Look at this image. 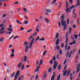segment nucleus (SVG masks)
Instances as JSON below:
<instances>
[{
  "mask_svg": "<svg viewBox=\"0 0 80 80\" xmlns=\"http://www.w3.org/2000/svg\"><path fill=\"white\" fill-rule=\"evenodd\" d=\"M52 60L54 62V64L53 66V70H55L56 69V68H57V65H58V63L57 62L56 60V58H55V57H54L52 58Z\"/></svg>",
  "mask_w": 80,
  "mask_h": 80,
  "instance_id": "obj_1",
  "label": "nucleus"
},
{
  "mask_svg": "<svg viewBox=\"0 0 80 80\" xmlns=\"http://www.w3.org/2000/svg\"><path fill=\"white\" fill-rule=\"evenodd\" d=\"M28 42H25L23 43V46L24 47H26L25 52H27L28 51Z\"/></svg>",
  "mask_w": 80,
  "mask_h": 80,
  "instance_id": "obj_2",
  "label": "nucleus"
},
{
  "mask_svg": "<svg viewBox=\"0 0 80 80\" xmlns=\"http://www.w3.org/2000/svg\"><path fill=\"white\" fill-rule=\"evenodd\" d=\"M34 41H35V38H33L29 45V49H31L32 47V44L34 43Z\"/></svg>",
  "mask_w": 80,
  "mask_h": 80,
  "instance_id": "obj_3",
  "label": "nucleus"
},
{
  "mask_svg": "<svg viewBox=\"0 0 80 80\" xmlns=\"http://www.w3.org/2000/svg\"><path fill=\"white\" fill-rule=\"evenodd\" d=\"M64 21V19H62V20L61 21V23L62 25V26H64L65 25H66V22L65 21Z\"/></svg>",
  "mask_w": 80,
  "mask_h": 80,
  "instance_id": "obj_4",
  "label": "nucleus"
},
{
  "mask_svg": "<svg viewBox=\"0 0 80 80\" xmlns=\"http://www.w3.org/2000/svg\"><path fill=\"white\" fill-rule=\"evenodd\" d=\"M77 1V4H75V6L76 7H77V6H80V0H76Z\"/></svg>",
  "mask_w": 80,
  "mask_h": 80,
  "instance_id": "obj_5",
  "label": "nucleus"
},
{
  "mask_svg": "<svg viewBox=\"0 0 80 80\" xmlns=\"http://www.w3.org/2000/svg\"><path fill=\"white\" fill-rule=\"evenodd\" d=\"M40 66H39L35 70H34L35 72H37L39 71V70H40Z\"/></svg>",
  "mask_w": 80,
  "mask_h": 80,
  "instance_id": "obj_6",
  "label": "nucleus"
},
{
  "mask_svg": "<svg viewBox=\"0 0 80 80\" xmlns=\"http://www.w3.org/2000/svg\"><path fill=\"white\" fill-rule=\"evenodd\" d=\"M60 42V39L59 38H58L56 42H55V44L56 45H57L59 43V42Z\"/></svg>",
  "mask_w": 80,
  "mask_h": 80,
  "instance_id": "obj_7",
  "label": "nucleus"
},
{
  "mask_svg": "<svg viewBox=\"0 0 80 80\" xmlns=\"http://www.w3.org/2000/svg\"><path fill=\"white\" fill-rule=\"evenodd\" d=\"M75 7L74 6H70L69 7V8L70 9V10L69 11V12H71V10H72V8H74Z\"/></svg>",
  "mask_w": 80,
  "mask_h": 80,
  "instance_id": "obj_8",
  "label": "nucleus"
},
{
  "mask_svg": "<svg viewBox=\"0 0 80 80\" xmlns=\"http://www.w3.org/2000/svg\"><path fill=\"white\" fill-rule=\"evenodd\" d=\"M46 12H48V13H51V9H46Z\"/></svg>",
  "mask_w": 80,
  "mask_h": 80,
  "instance_id": "obj_9",
  "label": "nucleus"
},
{
  "mask_svg": "<svg viewBox=\"0 0 80 80\" xmlns=\"http://www.w3.org/2000/svg\"><path fill=\"white\" fill-rule=\"evenodd\" d=\"M70 72H71L70 69H69L68 70V71L67 73V77H68V75H70Z\"/></svg>",
  "mask_w": 80,
  "mask_h": 80,
  "instance_id": "obj_10",
  "label": "nucleus"
},
{
  "mask_svg": "<svg viewBox=\"0 0 80 80\" xmlns=\"http://www.w3.org/2000/svg\"><path fill=\"white\" fill-rule=\"evenodd\" d=\"M38 25H37L36 28V30L37 32H39L40 31V30H39V29H38Z\"/></svg>",
  "mask_w": 80,
  "mask_h": 80,
  "instance_id": "obj_11",
  "label": "nucleus"
},
{
  "mask_svg": "<svg viewBox=\"0 0 80 80\" xmlns=\"http://www.w3.org/2000/svg\"><path fill=\"white\" fill-rule=\"evenodd\" d=\"M16 75H17L18 77H19L20 75V71L19 70L17 71Z\"/></svg>",
  "mask_w": 80,
  "mask_h": 80,
  "instance_id": "obj_12",
  "label": "nucleus"
},
{
  "mask_svg": "<svg viewBox=\"0 0 80 80\" xmlns=\"http://www.w3.org/2000/svg\"><path fill=\"white\" fill-rule=\"evenodd\" d=\"M65 3L66 4V8H67L68 7V3L67 1H66Z\"/></svg>",
  "mask_w": 80,
  "mask_h": 80,
  "instance_id": "obj_13",
  "label": "nucleus"
},
{
  "mask_svg": "<svg viewBox=\"0 0 80 80\" xmlns=\"http://www.w3.org/2000/svg\"><path fill=\"white\" fill-rule=\"evenodd\" d=\"M55 74H53L51 78V80H54V78H55Z\"/></svg>",
  "mask_w": 80,
  "mask_h": 80,
  "instance_id": "obj_14",
  "label": "nucleus"
},
{
  "mask_svg": "<svg viewBox=\"0 0 80 80\" xmlns=\"http://www.w3.org/2000/svg\"><path fill=\"white\" fill-rule=\"evenodd\" d=\"M27 56H25L24 57V62H27Z\"/></svg>",
  "mask_w": 80,
  "mask_h": 80,
  "instance_id": "obj_15",
  "label": "nucleus"
},
{
  "mask_svg": "<svg viewBox=\"0 0 80 80\" xmlns=\"http://www.w3.org/2000/svg\"><path fill=\"white\" fill-rule=\"evenodd\" d=\"M77 23L78 25H80V20H79V19L78 18L77 20Z\"/></svg>",
  "mask_w": 80,
  "mask_h": 80,
  "instance_id": "obj_16",
  "label": "nucleus"
},
{
  "mask_svg": "<svg viewBox=\"0 0 80 80\" xmlns=\"http://www.w3.org/2000/svg\"><path fill=\"white\" fill-rule=\"evenodd\" d=\"M45 21L46 22H47V23H48V22H49V20H48V19L46 18H45Z\"/></svg>",
  "mask_w": 80,
  "mask_h": 80,
  "instance_id": "obj_17",
  "label": "nucleus"
},
{
  "mask_svg": "<svg viewBox=\"0 0 80 80\" xmlns=\"http://www.w3.org/2000/svg\"><path fill=\"white\" fill-rule=\"evenodd\" d=\"M22 63H19L18 65V68H19L20 67H21L22 66Z\"/></svg>",
  "mask_w": 80,
  "mask_h": 80,
  "instance_id": "obj_18",
  "label": "nucleus"
},
{
  "mask_svg": "<svg viewBox=\"0 0 80 80\" xmlns=\"http://www.w3.org/2000/svg\"><path fill=\"white\" fill-rule=\"evenodd\" d=\"M72 50L71 51L68 56L69 58H70V57H71V55H72Z\"/></svg>",
  "mask_w": 80,
  "mask_h": 80,
  "instance_id": "obj_19",
  "label": "nucleus"
},
{
  "mask_svg": "<svg viewBox=\"0 0 80 80\" xmlns=\"http://www.w3.org/2000/svg\"><path fill=\"white\" fill-rule=\"evenodd\" d=\"M37 34V32H35L33 34L32 36L33 37H35L36 36Z\"/></svg>",
  "mask_w": 80,
  "mask_h": 80,
  "instance_id": "obj_20",
  "label": "nucleus"
},
{
  "mask_svg": "<svg viewBox=\"0 0 80 80\" xmlns=\"http://www.w3.org/2000/svg\"><path fill=\"white\" fill-rule=\"evenodd\" d=\"M67 72H68V70H66V71H65L64 72V73H63V77H65V75H66V73H67Z\"/></svg>",
  "mask_w": 80,
  "mask_h": 80,
  "instance_id": "obj_21",
  "label": "nucleus"
},
{
  "mask_svg": "<svg viewBox=\"0 0 80 80\" xmlns=\"http://www.w3.org/2000/svg\"><path fill=\"white\" fill-rule=\"evenodd\" d=\"M67 28V24H65L63 27V30H65V29H66Z\"/></svg>",
  "mask_w": 80,
  "mask_h": 80,
  "instance_id": "obj_22",
  "label": "nucleus"
},
{
  "mask_svg": "<svg viewBox=\"0 0 80 80\" xmlns=\"http://www.w3.org/2000/svg\"><path fill=\"white\" fill-rule=\"evenodd\" d=\"M72 31V28H69V34H70L71 33V32Z\"/></svg>",
  "mask_w": 80,
  "mask_h": 80,
  "instance_id": "obj_23",
  "label": "nucleus"
},
{
  "mask_svg": "<svg viewBox=\"0 0 80 80\" xmlns=\"http://www.w3.org/2000/svg\"><path fill=\"white\" fill-rule=\"evenodd\" d=\"M3 27L1 28V29L0 30V32H2L3 31V30H4L5 29V26H4V28H3Z\"/></svg>",
  "mask_w": 80,
  "mask_h": 80,
  "instance_id": "obj_24",
  "label": "nucleus"
},
{
  "mask_svg": "<svg viewBox=\"0 0 80 80\" xmlns=\"http://www.w3.org/2000/svg\"><path fill=\"white\" fill-rule=\"evenodd\" d=\"M79 56V55H78V54H77V56L76 57V60H78V57Z\"/></svg>",
  "mask_w": 80,
  "mask_h": 80,
  "instance_id": "obj_25",
  "label": "nucleus"
},
{
  "mask_svg": "<svg viewBox=\"0 0 80 80\" xmlns=\"http://www.w3.org/2000/svg\"><path fill=\"white\" fill-rule=\"evenodd\" d=\"M56 1H57V0H53L52 2H51V4L52 5H53V4H54L55 2H56Z\"/></svg>",
  "mask_w": 80,
  "mask_h": 80,
  "instance_id": "obj_26",
  "label": "nucleus"
},
{
  "mask_svg": "<svg viewBox=\"0 0 80 80\" xmlns=\"http://www.w3.org/2000/svg\"><path fill=\"white\" fill-rule=\"evenodd\" d=\"M70 4H72L73 3V0H69Z\"/></svg>",
  "mask_w": 80,
  "mask_h": 80,
  "instance_id": "obj_27",
  "label": "nucleus"
},
{
  "mask_svg": "<svg viewBox=\"0 0 80 80\" xmlns=\"http://www.w3.org/2000/svg\"><path fill=\"white\" fill-rule=\"evenodd\" d=\"M58 36H59V34H58V33H57L56 34V37H55L56 39L58 38Z\"/></svg>",
  "mask_w": 80,
  "mask_h": 80,
  "instance_id": "obj_28",
  "label": "nucleus"
},
{
  "mask_svg": "<svg viewBox=\"0 0 80 80\" xmlns=\"http://www.w3.org/2000/svg\"><path fill=\"white\" fill-rule=\"evenodd\" d=\"M67 46H68V43H67L65 46V51H67Z\"/></svg>",
  "mask_w": 80,
  "mask_h": 80,
  "instance_id": "obj_29",
  "label": "nucleus"
},
{
  "mask_svg": "<svg viewBox=\"0 0 80 80\" xmlns=\"http://www.w3.org/2000/svg\"><path fill=\"white\" fill-rule=\"evenodd\" d=\"M68 37H67L66 38V40L65 42V43H67L68 42Z\"/></svg>",
  "mask_w": 80,
  "mask_h": 80,
  "instance_id": "obj_30",
  "label": "nucleus"
},
{
  "mask_svg": "<svg viewBox=\"0 0 80 80\" xmlns=\"http://www.w3.org/2000/svg\"><path fill=\"white\" fill-rule=\"evenodd\" d=\"M65 17V14H63L61 16V18L63 20V18Z\"/></svg>",
  "mask_w": 80,
  "mask_h": 80,
  "instance_id": "obj_31",
  "label": "nucleus"
},
{
  "mask_svg": "<svg viewBox=\"0 0 80 80\" xmlns=\"http://www.w3.org/2000/svg\"><path fill=\"white\" fill-rule=\"evenodd\" d=\"M28 20H26L24 22V23L25 24H28Z\"/></svg>",
  "mask_w": 80,
  "mask_h": 80,
  "instance_id": "obj_32",
  "label": "nucleus"
},
{
  "mask_svg": "<svg viewBox=\"0 0 80 80\" xmlns=\"http://www.w3.org/2000/svg\"><path fill=\"white\" fill-rule=\"evenodd\" d=\"M69 53H70V52L69 51H68L67 53H66V58H67V57H68V54H69Z\"/></svg>",
  "mask_w": 80,
  "mask_h": 80,
  "instance_id": "obj_33",
  "label": "nucleus"
},
{
  "mask_svg": "<svg viewBox=\"0 0 80 80\" xmlns=\"http://www.w3.org/2000/svg\"><path fill=\"white\" fill-rule=\"evenodd\" d=\"M69 9L70 8H67L66 9V11L67 12V13H68V11Z\"/></svg>",
  "mask_w": 80,
  "mask_h": 80,
  "instance_id": "obj_34",
  "label": "nucleus"
},
{
  "mask_svg": "<svg viewBox=\"0 0 80 80\" xmlns=\"http://www.w3.org/2000/svg\"><path fill=\"white\" fill-rule=\"evenodd\" d=\"M60 79V74L58 75V78L57 79V80H59Z\"/></svg>",
  "mask_w": 80,
  "mask_h": 80,
  "instance_id": "obj_35",
  "label": "nucleus"
},
{
  "mask_svg": "<svg viewBox=\"0 0 80 80\" xmlns=\"http://www.w3.org/2000/svg\"><path fill=\"white\" fill-rule=\"evenodd\" d=\"M80 67V64H79L78 65V66L76 68V69L77 70V69H78V68H79Z\"/></svg>",
  "mask_w": 80,
  "mask_h": 80,
  "instance_id": "obj_36",
  "label": "nucleus"
},
{
  "mask_svg": "<svg viewBox=\"0 0 80 80\" xmlns=\"http://www.w3.org/2000/svg\"><path fill=\"white\" fill-rule=\"evenodd\" d=\"M46 53H47V50H45L44 52L43 53L42 55L43 56H44V55H45L46 54Z\"/></svg>",
  "mask_w": 80,
  "mask_h": 80,
  "instance_id": "obj_37",
  "label": "nucleus"
},
{
  "mask_svg": "<svg viewBox=\"0 0 80 80\" xmlns=\"http://www.w3.org/2000/svg\"><path fill=\"white\" fill-rule=\"evenodd\" d=\"M52 70V68L51 67H50L49 68V69L48 70V72L49 73H50V72H51V71Z\"/></svg>",
  "mask_w": 80,
  "mask_h": 80,
  "instance_id": "obj_38",
  "label": "nucleus"
},
{
  "mask_svg": "<svg viewBox=\"0 0 80 80\" xmlns=\"http://www.w3.org/2000/svg\"><path fill=\"white\" fill-rule=\"evenodd\" d=\"M59 52L60 55H62V51L61 49L59 50Z\"/></svg>",
  "mask_w": 80,
  "mask_h": 80,
  "instance_id": "obj_39",
  "label": "nucleus"
},
{
  "mask_svg": "<svg viewBox=\"0 0 80 80\" xmlns=\"http://www.w3.org/2000/svg\"><path fill=\"white\" fill-rule=\"evenodd\" d=\"M8 31H9V32H11L13 31V29L10 28H9L8 29Z\"/></svg>",
  "mask_w": 80,
  "mask_h": 80,
  "instance_id": "obj_40",
  "label": "nucleus"
},
{
  "mask_svg": "<svg viewBox=\"0 0 80 80\" xmlns=\"http://www.w3.org/2000/svg\"><path fill=\"white\" fill-rule=\"evenodd\" d=\"M14 51L15 50L14 49H12L11 50V52L12 53H14Z\"/></svg>",
  "mask_w": 80,
  "mask_h": 80,
  "instance_id": "obj_41",
  "label": "nucleus"
},
{
  "mask_svg": "<svg viewBox=\"0 0 80 80\" xmlns=\"http://www.w3.org/2000/svg\"><path fill=\"white\" fill-rule=\"evenodd\" d=\"M61 68V64H59L58 67V70H60V69Z\"/></svg>",
  "mask_w": 80,
  "mask_h": 80,
  "instance_id": "obj_42",
  "label": "nucleus"
},
{
  "mask_svg": "<svg viewBox=\"0 0 80 80\" xmlns=\"http://www.w3.org/2000/svg\"><path fill=\"white\" fill-rule=\"evenodd\" d=\"M74 38H75V39H77V34H74Z\"/></svg>",
  "mask_w": 80,
  "mask_h": 80,
  "instance_id": "obj_43",
  "label": "nucleus"
},
{
  "mask_svg": "<svg viewBox=\"0 0 80 80\" xmlns=\"http://www.w3.org/2000/svg\"><path fill=\"white\" fill-rule=\"evenodd\" d=\"M16 21H17V22L18 23H20V24H22V22L19 21L18 20H17Z\"/></svg>",
  "mask_w": 80,
  "mask_h": 80,
  "instance_id": "obj_44",
  "label": "nucleus"
},
{
  "mask_svg": "<svg viewBox=\"0 0 80 80\" xmlns=\"http://www.w3.org/2000/svg\"><path fill=\"white\" fill-rule=\"evenodd\" d=\"M22 68V70H23V69H24V64H23L21 67Z\"/></svg>",
  "mask_w": 80,
  "mask_h": 80,
  "instance_id": "obj_45",
  "label": "nucleus"
},
{
  "mask_svg": "<svg viewBox=\"0 0 80 80\" xmlns=\"http://www.w3.org/2000/svg\"><path fill=\"white\" fill-rule=\"evenodd\" d=\"M43 17H44V16H41L39 18V19H43Z\"/></svg>",
  "mask_w": 80,
  "mask_h": 80,
  "instance_id": "obj_46",
  "label": "nucleus"
},
{
  "mask_svg": "<svg viewBox=\"0 0 80 80\" xmlns=\"http://www.w3.org/2000/svg\"><path fill=\"white\" fill-rule=\"evenodd\" d=\"M33 35H31L29 38V40H32V38H33Z\"/></svg>",
  "mask_w": 80,
  "mask_h": 80,
  "instance_id": "obj_47",
  "label": "nucleus"
},
{
  "mask_svg": "<svg viewBox=\"0 0 80 80\" xmlns=\"http://www.w3.org/2000/svg\"><path fill=\"white\" fill-rule=\"evenodd\" d=\"M56 48L57 50H60V46H57L56 47Z\"/></svg>",
  "mask_w": 80,
  "mask_h": 80,
  "instance_id": "obj_48",
  "label": "nucleus"
},
{
  "mask_svg": "<svg viewBox=\"0 0 80 80\" xmlns=\"http://www.w3.org/2000/svg\"><path fill=\"white\" fill-rule=\"evenodd\" d=\"M39 40L40 41L42 40V41H43V40H45V38H41L39 39Z\"/></svg>",
  "mask_w": 80,
  "mask_h": 80,
  "instance_id": "obj_49",
  "label": "nucleus"
},
{
  "mask_svg": "<svg viewBox=\"0 0 80 80\" xmlns=\"http://www.w3.org/2000/svg\"><path fill=\"white\" fill-rule=\"evenodd\" d=\"M4 40V38L3 37H2V38L0 39V42H2Z\"/></svg>",
  "mask_w": 80,
  "mask_h": 80,
  "instance_id": "obj_50",
  "label": "nucleus"
},
{
  "mask_svg": "<svg viewBox=\"0 0 80 80\" xmlns=\"http://www.w3.org/2000/svg\"><path fill=\"white\" fill-rule=\"evenodd\" d=\"M47 74H45V75H44L42 77V78L44 79L45 78V77H47Z\"/></svg>",
  "mask_w": 80,
  "mask_h": 80,
  "instance_id": "obj_51",
  "label": "nucleus"
},
{
  "mask_svg": "<svg viewBox=\"0 0 80 80\" xmlns=\"http://www.w3.org/2000/svg\"><path fill=\"white\" fill-rule=\"evenodd\" d=\"M11 33H12V32H6V34H11Z\"/></svg>",
  "mask_w": 80,
  "mask_h": 80,
  "instance_id": "obj_52",
  "label": "nucleus"
},
{
  "mask_svg": "<svg viewBox=\"0 0 80 80\" xmlns=\"http://www.w3.org/2000/svg\"><path fill=\"white\" fill-rule=\"evenodd\" d=\"M20 28H21V31H23V30H24V28L22 27H20Z\"/></svg>",
  "mask_w": 80,
  "mask_h": 80,
  "instance_id": "obj_53",
  "label": "nucleus"
},
{
  "mask_svg": "<svg viewBox=\"0 0 80 80\" xmlns=\"http://www.w3.org/2000/svg\"><path fill=\"white\" fill-rule=\"evenodd\" d=\"M14 54H13V53H12L11 54V55L10 57H14Z\"/></svg>",
  "mask_w": 80,
  "mask_h": 80,
  "instance_id": "obj_54",
  "label": "nucleus"
},
{
  "mask_svg": "<svg viewBox=\"0 0 80 80\" xmlns=\"http://www.w3.org/2000/svg\"><path fill=\"white\" fill-rule=\"evenodd\" d=\"M42 63H43V61L42 60V59H41L40 61V63H41V64H42Z\"/></svg>",
  "mask_w": 80,
  "mask_h": 80,
  "instance_id": "obj_55",
  "label": "nucleus"
},
{
  "mask_svg": "<svg viewBox=\"0 0 80 80\" xmlns=\"http://www.w3.org/2000/svg\"><path fill=\"white\" fill-rule=\"evenodd\" d=\"M50 64H53V60L52 59L50 61Z\"/></svg>",
  "mask_w": 80,
  "mask_h": 80,
  "instance_id": "obj_56",
  "label": "nucleus"
},
{
  "mask_svg": "<svg viewBox=\"0 0 80 80\" xmlns=\"http://www.w3.org/2000/svg\"><path fill=\"white\" fill-rule=\"evenodd\" d=\"M32 29L29 30H28L27 32V33H28V32H32Z\"/></svg>",
  "mask_w": 80,
  "mask_h": 80,
  "instance_id": "obj_57",
  "label": "nucleus"
},
{
  "mask_svg": "<svg viewBox=\"0 0 80 80\" xmlns=\"http://www.w3.org/2000/svg\"><path fill=\"white\" fill-rule=\"evenodd\" d=\"M67 62V59H65L64 60V62L63 64L64 65H65V63H66V62Z\"/></svg>",
  "mask_w": 80,
  "mask_h": 80,
  "instance_id": "obj_58",
  "label": "nucleus"
},
{
  "mask_svg": "<svg viewBox=\"0 0 80 80\" xmlns=\"http://www.w3.org/2000/svg\"><path fill=\"white\" fill-rule=\"evenodd\" d=\"M67 23L68 24H69V18H68L67 20Z\"/></svg>",
  "mask_w": 80,
  "mask_h": 80,
  "instance_id": "obj_59",
  "label": "nucleus"
},
{
  "mask_svg": "<svg viewBox=\"0 0 80 80\" xmlns=\"http://www.w3.org/2000/svg\"><path fill=\"white\" fill-rule=\"evenodd\" d=\"M75 9H74L72 11L73 14H74V13H75Z\"/></svg>",
  "mask_w": 80,
  "mask_h": 80,
  "instance_id": "obj_60",
  "label": "nucleus"
},
{
  "mask_svg": "<svg viewBox=\"0 0 80 80\" xmlns=\"http://www.w3.org/2000/svg\"><path fill=\"white\" fill-rule=\"evenodd\" d=\"M38 75L37 74L36 76V80H37V79H38Z\"/></svg>",
  "mask_w": 80,
  "mask_h": 80,
  "instance_id": "obj_61",
  "label": "nucleus"
},
{
  "mask_svg": "<svg viewBox=\"0 0 80 80\" xmlns=\"http://www.w3.org/2000/svg\"><path fill=\"white\" fill-rule=\"evenodd\" d=\"M61 6H62V3L60 2L59 4V8H60Z\"/></svg>",
  "mask_w": 80,
  "mask_h": 80,
  "instance_id": "obj_62",
  "label": "nucleus"
},
{
  "mask_svg": "<svg viewBox=\"0 0 80 80\" xmlns=\"http://www.w3.org/2000/svg\"><path fill=\"white\" fill-rule=\"evenodd\" d=\"M72 44H74L75 43H76V41H73L72 42Z\"/></svg>",
  "mask_w": 80,
  "mask_h": 80,
  "instance_id": "obj_63",
  "label": "nucleus"
},
{
  "mask_svg": "<svg viewBox=\"0 0 80 80\" xmlns=\"http://www.w3.org/2000/svg\"><path fill=\"white\" fill-rule=\"evenodd\" d=\"M0 32V34H2V33H5V31H4L3 32Z\"/></svg>",
  "mask_w": 80,
  "mask_h": 80,
  "instance_id": "obj_64",
  "label": "nucleus"
}]
</instances>
